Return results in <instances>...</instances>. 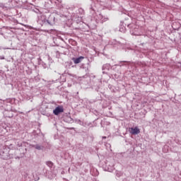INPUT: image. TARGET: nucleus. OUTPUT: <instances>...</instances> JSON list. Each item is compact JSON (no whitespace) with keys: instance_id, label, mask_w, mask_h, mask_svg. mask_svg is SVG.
<instances>
[{"instance_id":"423d86ee","label":"nucleus","mask_w":181,"mask_h":181,"mask_svg":"<svg viewBox=\"0 0 181 181\" xmlns=\"http://www.w3.org/2000/svg\"><path fill=\"white\" fill-rule=\"evenodd\" d=\"M0 59H1V60H4V59H5V57H0Z\"/></svg>"},{"instance_id":"f03ea898","label":"nucleus","mask_w":181,"mask_h":181,"mask_svg":"<svg viewBox=\"0 0 181 181\" xmlns=\"http://www.w3.org/2000/svg\"><path fill=\"white\" fill-rule=\"evenodd\" d=\"M64 110L63 109V107L58 106L53 110V113L54 114V115H59V114H61V112H64Z\"/></svg>"},{"instance_id":"f257e3e1","label":"nucleus","mask_w":181,"mask_h":181,"mask_svg":"<svg viewBox=\"0 0 181 181\" xmlns=\"http://www.w3.org/2000/svg\"><path fill=\"white\" fill-rule=\"evenodd\" d=\"M129 132H130V134H132V135H138V134H139L141 132V130H139V129L138 127H131L129 129Z\"/></svg>"},{"instance_id":"20e7f679","label":"nucleus","mask_w":181,"mask_h":181,"mask_svg":"<svg viewBox=\"0 0 181 181\" xmlns=\"http://www.w3.org/2000/svg\"><path fill=\"white\" fill-rule=\"evenodd\" d=\"M34 148H35V149H37L38 151H40L41 149H43V147L41 146L39 144H37L35 146H33Z\"/></svg>"},{"instance_id":"39448f33","label":"nucleus","mask_w":181,"mask_h":181,"mask_svg":"<svg viewBox=\"0 0 181 181\" xmlns=\"http://www.w3.org/2000/svg\"><path fill=\"white\" fill-rule=\"evenodd\" d=\"M47 165H48L49 166H53V163H52V162H48V163H47Z\"/></svg>"},{"instance_id":"0eeeda50","label":"nucleus","mask_w":181,"mask_h":181,"mask_svg":"<svg viewBox=\"0 0 181 181\" xmlns=\"http://www.w3.org/2000/svg\"><path fill=\"white\" fill-rule=\"evenodd\" d=\"M103 139H105V138H107V137H105V136H103Z\"/></svg>"},{"instance_id":"7ed1b4c3","label":"nucleus","mask_w":181,"mask_h":181,"mask_svg":"<svg viewBox=\"0 0 181 181\" xmlns=\"http://www.w3.org/2000/svg\"><path fill=\"white\" fill-rule=\"evenodd\" d=\"M84 57H79L78 58H73L72 60L74 64H78V63H81V61L83 60Z\"/></svg>"}]
</instances>
